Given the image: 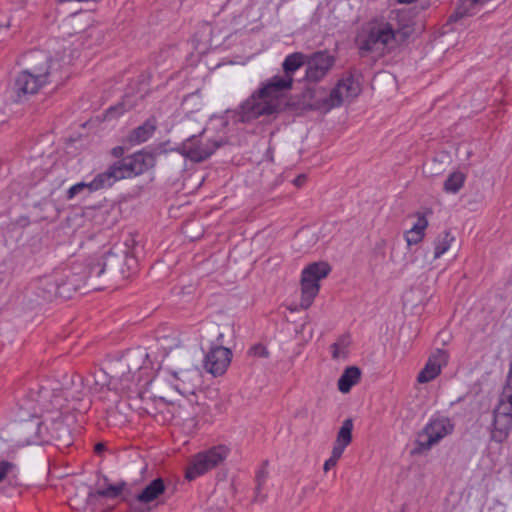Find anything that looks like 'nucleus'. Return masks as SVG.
I'll list each match as a JSON object with an SVG mask.
<instances>
[{"label":"nucleus","mask_w":512,"mask_h":512,"mask_svg":"<svg viewBox=\"0 0 512 512\" xmlns=\"http://www.w3.org/2000/svg\"><path fill=\"white\" fill-rule=\"evenodd\" d=\"M5 27V28H9L10 27V23L8 22L6 25H2L0 24V30Z\"/></svg>","instance_id":"52"},{"label":"nucleus","mask_w":512,"mask_h":512,"mask_svg":"<svg viewBox=\"0 0 512 512\" xmlns=\"http://www.w3.org/2000/svg\"><path fill=\"white\" fill-rule=\"evenodd\" d=\"M410 233H412L413 235L416 234L418 236H422V238H424L425 236V231L420 228V226H417L416 224L413 225V227L409 230Z\"/></svg>","instance_id":"46"},{"label":"nucleus","mask_w":512,"mask_h":512,"mask_svg":"<svg viewBox=\"0 0 512 512\" xmlns=\"http://www.w3.org/2000/svg\"><path fill=\"white\" fill-rule=\"evenodd\" d=\"M25 398L32 404L31 409H39L41 412L60 410L66 401L64 390L48 379L30 383Z\"/></svg>","instance_id":"4"},{"label":"nucleus","mask_w":512,"mask_h":512,"mask_svg":"<svg viewBox=\"0 0 512 512\" xmlns=\"http://www.w3.org/2000/svg\"><path fill=\"white\" fill-rule=\"evenodd\" d=\"M169 145H170V141L167 140V141L159 143L154 148L149 147V150H150L151 153H155L156 157H157V156H159L161 154H165V153H168V152H174L173 150H171L172 147H169Z\"/></svg>","instance_id":"38"},{"label":"nucleus","mask_w":512,"mask_h":512,"mask_svg":"<svg viewBox=\"0 0 512 512\" xmlns=\"http://www.w3.org/2000/svg\"><path fill=\"white\" fill-rule=\"evenodd\" d=\"M331 349H332V357L334 359L338 358L339 357V344L337 342L333 343L331 345Z\"/></svg>","instance_id":"48"},{"label":"nucleus","mask_w":512,"mask_h":512,"mask_svg":"<svg viewBox=\"0 0 512 512\" xmlns=\"http://www.w3.org/2000/svg\"><path fill=\"white\" fill-rule=\"evenodd\" d=\"M352 431L353 420L352 418H347L343 421L339 431L337 432L330 458L338 462L346 447L352 442Z\"/></svg>","instance_id":"17"},{"label":"nucleus","mask_w":512,"mask_h":512,"mask_svg":"<svg viewBox=\"0 0 512 512\" xmlns=\"http://www.w3.org/2000/svg\"><path fill=\"white\" fill-rule=\"evenodd\" d=\"M512 430V418L507 416L493 414L492 429L490 439L496 443L505 442Z\"/></svg>","instance_id":"19"},{"label":"nucleus","mask_w":512,"mask_h":512,"mask_svg":"<svg viewBox=\"0 0 512 512\" xmlns=\"http://www.w3.org/2000/svg\"><path fill=\"white\" fill-rule=\"evenodd\" d=\"M307 54L302 52H294L286 56L282 63L284 75L286 77H293V74L302 66H306Z\"/></svg>","instance_id":"25"},{"label":"nucleus","mask_w":512,"mask_h":512,"mask_svg":"<svg viewBox=\"0 0 512 512\" xmlns=\"http://www.w3.org/2000/svg\"><path fill=\"white\" fill-rule=\"evenodd\" d=\"M229 448L225 445H217L193 456L185 471V479L195 480L209 470L221 464L229 454Z\"/></svg>","instance_id":"8"},{"label":"nucleus","mask_w":512,"mask_h":512,"mask_svg":"<svg viewBox=\"0 0 512 512\" xmlns=\"http://www.w3.org/2000/svg\"><path fill=\"white\" fill-rule=\"evenodd\" d=\"M138 175H142L156 165V154L151 153L149 147L131 154Z\"/></svg>","instance_id":"21"},{"label":"nucleus","mask_w":512,"mask_h":512,"mask_svg":"<svg viewBox=\"0 0 512 512\" xmlns=\"http://www.w3.org/2000/svg\"><path fill=\"white\" fill-rule=\"evenodd\" d=\"M156 129L157 120L151 116L142 125L132 129L124 139V143L129 147L144 143L153 136Z\"/></svg>","instance_id":"16"},{"label":"nucleus","mask_w":512,"mask_h":512,"mask_svg":"<svg viewBox=\"0 0 512 512\" xmlns=\"http://www.w3.org/2000/svg\"><path fill=\"white\" fill-rule=\"evenodd\" d=\"M361 379V370L357 366H349L345 368L342 375L338 379V390L342 393L350 392L351 388Z\"/></svg>","instance_id":"22"},{"label":"nucleus","mask_w":512,"mask_h":512,"mask_svg":"<svg viewBox=\"0 0 512 512\" xmlns=\"http://www.w3.org/2000/svg\"><path fill=\"white\" fill-rule=\"evenodd\" d=\"M338 86H340L341 89H345L346 97L351 99L359 96L362 91L359 80L355 79L352 73H350L347 77L339 80Z\"/></svg>","instance_id":"30"},{"label":"nucleus","mask_w":512,"mask_h":512,"mask_svg":"<svg viewBox=\"0 0 512 512\" xmlns=\"http://www.w3.org/2000/svg\"><path fill=\"white\" fill-rule=\"evenodd\" d=\"M417 226H420L424 231L428 226V221L424 214L417 212V222L415 223Z\"/></svg>","instance_id":"43"},{"label":"nucleus","mask_w":512,"mask_h":512,"mask_svg":"<svg viewBox=\"0 0 512 512\" xmlns=\"http://www.w3.org/2000/svg\"><path fill=\"white\" fill-rule=\"evenodd\" d=\"M308 106H309L311 109H317V108H319V106H318V105L308 104Z\"/></svg>","instance_id":"53"},{"label":"nucleus","mask_w":512,"mask_h":512,"mask_svg":"<svg viewBox=\"0 0 512 512\" xmlns=\"http://www.w3.org/2000/svg\"><path fill=\"white\" fill-rule=\"evenodd\" d=\"M6 121L4 112L0 111V123H4Z\"/></svg>","instance_id":"51"},{"label":"nucleus","mask_w":512,"mask_h":512,"mask_svg":"<svg viewBox=\"0 0 512 512\" xmlns=\"http://www.w3.org/2000/svg\"><path fill=\"white\" fill-rule=\"evenodd\" d=\"M119 180L139 176L131 154L112 163Z\"/></svg>","instance_id":"27"},{"label":"nucleus","mask_w":512,"mask_h":512,"mask_svg":"<svg viewBox=\"0 0 512 512\" xmlns=\"http://www.w3.org/2000/svg\"><path fill=\"white\" fill-rule=\"evenodd\" d=\"M87 190L89 192V182H79L71 186L66 192V199L72 200L78 194Z\"/></svg>","instance_id":"36"},{"label":"nucleus","mask_w":512,"mask_h":512,"mask_svg":"<svg viewBox=\"0 0 512 512\" xmlns=\"http://www.w3.org/2000/svg\"><path fill=\"white\" fill-rule=\"evenodd\" d=\"M389 43L385 25L383 27H372L364 36L356 38V44L361 52H372L378 44L387 45Z\"/></svg>","instance_id":"15"},{"label":"nucleus","mask_w":512,"mask_h":512,"mask_svg":"<svg viewBox=\"0 0 512 512\" xmlns=\"http://www.w3.org/2000/svg\"><path fill=\"white\" fill-rule=\"evenodd\" d=\"M232 352L222 345L212 346L204 358V367L213 376H221L231 362Z\"/></svg>","instance_id":"13"},{"label":"nucleus","mask_w":512,"mask_h":512,"mask_svg":"<svg viewBox=\"0 0 512 512\" xmlns=\"http://www.w3.org/2000/svg\"><path fill=\"white\" fill-rule=\"evenodd\" d=\"M401 512H403V511H401Z\"/></svg>","instance_id":"54"},{"label":"nucleus","mask_w":512,"mask_h":512,"mask_svg":"<svg viewBox=\"0 0 512 512\" xmlns=\"http://www.w3.org/2000/svg\"><path fill=\"white\" fill-rule=\"evenodd\" d=\"M148 358V354L137 348L128 350L121 357L119 364L122 370L120 382L123 389H130L131 384H138L141 380V373L144 370V363Z\"/></svg>","instance_id":"10"},{"label":"nucleus","mask_w":512,"mask_h":512,"mask_svg":"<svg viewBox=\"0 0 512 512\" xmlns=\"http://www.w3.org/2000/svg\"><path fill=\"white\" fill-rule=\"evenodd\" d=\"M131 107L132 106L127 107L124 101L119 102L116 105L110 106L106 110L105 116L108 119L116 118V117L122 115L127 110H129Z\"/></svg>","instance_id":"35"},{"label":"nucleus","mask_w":512,"mask_h":512,"mask_svg":"<svg viewBox=\"0 0 512 512\" xmlns=\"http://www.w3.org/2000/svg\"><path fill=\"white\" fill-rule=\"evenodd\" d=\"M488 0H459L455 11L449 16V23H456L464 17L473 16L475 14V6L478 4H484Z\"/></svg>","instance_id":"23"},{"label":"nucleus","mask_w":512,"mask_h":512,"mask_svg":"<svg viewBox=\"0 0 512 512\" xmlns=\"http://www.w3.org/2000/svg\"><path fill=\"white\" fill-rule=\"evenodd\" d=\"M343 103V97L341 92V87L338 84L330 91V94L327 98L323 100V106L326 109H331L334 107H339Z\"/></svg>","instance_id":"33"},{"label":"nucleus","mask_w":512,"mask_h":512,"mask_svg":"<svg viewBox=\"0 0 512 512\" xmlns=\"http://www.w3.org/2000/svg\"><path fill=\"white\" fill-rule=\"evenodd\" d=\"M307 180V176L305 174H300L294 179V184L297 187H301Z\"/></svg>","instance_id":"45"},{"label":"nucleus","mask_w":512,"mask_h":512,"mask_svg":"<svg viewBox=\"0 0 512 512\" xmlns=\"http://www.w3.org/2000/svg\"><path fill=\"white\" fill-rule=\"evenodd\" d=\"M250 355L259 357V358H268L269 357V351L266 346H264L261 343L253 345L248 352Z\"/></svg>","instance_id":"37"},{"label":"nucleus","mask_w":512,"mask_h":512,"mask_svg":"<svg viewBox=\"0 0 512 512\" xmlns=\"http://www.w3.org/2000/svg\"><path fill=\"white\" fill-rule=\"evenodd\" d=\"M80 282L79 275L72 270L57 269L37 280L36 294L46 302L55 298L70 299L80 289Z\"/></svg>","instance_id":"2"},{"label":"nucleus","mask_w":512,"mask_h":512,"mask_svg":"<svg viewBox=\"0 0 512 512\" xmlns=\"http://www.w3.org/2000/svg\"><path fill=\"white\" fill-rule=\"evenodd\" d=\"M14 468H15L14 463L7 461V460H1L0 461V482H2Z\"/></svg>","instance_id":"39"},{"label":"nucleus","mask_w":512,"mask_h":512,"mask_svg":"<svg viewBox=\"0 0 512 512\" xmlns=\"http://www.w3.org/2000/svg\"><path fill=\"white\" fill-rule=\"evenodd\" d=\"M52 436L61 445L69 446L73 442L71 430L62 419H57L52 423Z\"/></svg>","instance_id":"28"},{"label":"nucleus","mask_w":512,"mask_h":512,"mask_svg":"<svg viewBox=\"0 0 512 512\" xmlns=\"http://www.w3.org/2000/svg\"><path fill=\"white\" fill-rule=\"evenodd\" d=\"M268 464H269V461L264 460L262 462L261 468L256 472V476H255L256 488H255V490H256L257 494L261 491L262 486L265 484L266 479L268 477V471H267Z\"/></svg>","instance_id":"34"},{"label":"nucleus","mask_w":512,"mask_h":512,"mask_svg":"<svg viewBox=\"0 0 512 512\" xmlns=\"http://www.w3.org/2000/svg\"><path fill=\"white\" fill-rule=\"evenodd\" d=\"M166 491V485L161 477L153 479L135 497L136 501L142 504H149L157 500Z\"/></svg>","instance_id":"18"},{"label":"nucleus","mask_w":512,"mask_h":512,"mask_svg":"<svg viewBox=\"0 0 512 512\" xmlns=\"http://www.w3.org/2000/svg\"><path fill=\"white\" fill-rule=\"evenodd\" d=\"M41 65L21 71L12 87L11 98L14 102H22L28 95L36 94L48 82L51 57L41 54Z\"/></svg>","instance_id":"3"},{"label":"nucleus","mask_w":512,"mask_h":512,"mask_svg":"<svg viewBox=\"0 0 512 512\" xmlns=\"http://www.w3.org/2000/svg\"><path fill=\"white\" fill-rule=\"evenodd\" d=\"M293 82V77H286L285 75H275L272 78L268 79L265 83H267V88L278 89L279 91L285 93L286 91L292 88Z\"/></svg>","instance_id":"32"},{"label":"nucleus","mask_w":512,"mask_h":512,"mask_svg":"<svg viewBox=\"0 0 512 512\" xmlns=\"http://www.w3.org/2000/svg\"><path fill=\"white\" fill-rule=\"evenodd\" d=\"M117 181H119L118 174L113 164H111L104 172L98 173L89 182V194L111 188Z\"/></svg>","instance_id":"20"},{"label":"nucleus","mask_w":512,"mask_h":512,"mask_svg":"<svg viewBox=\"0 0 512 512\" xmlns=\"http://www.w3.org/2000/svg\"><path fill=\"white\" fill-rule=\"evenodd\" d=\"M295 103L289 101L285 93L274 88H267V83L262 82L246 100L236 109L226 110V120L223 126H227L229 120L234 124H249L261 116H273L275 119L280 113L291 110Z\"/></svg>","instance_id":"1"},{"label":"nucleus","mask_w":512,"mask_h":512,"mask_svg":"<svg viewBox=\"0 0 512 512\" xmlns=\"http://www.w3.org/2000/svg\"><path fill=\"white\" fill-rule=\"evenodd\" d=\"M336 465H337V461L329 457L325 461L323 469L325 472H328L331 468L335 467Z\"/></svg>","instance_id":"44"},{"label":"nucleus","mask_w":512,"mask_h":512,"mask_svg":"<svg viewBox=\"0 0 512 512\" xmlns=\"http://www.w3.org/2000/svg\"><path fill=\"white\" fill-rule=\"evenodd\" d=\"M106 450V446L103 442H98L95 444L94 446V452L97 454V455H100L101 453H103L104 451Z\"/></svg>","instance_id":"47"},{"label":"nucleus","mask_w":512,"mask_h":512,"mask_svg":"<svg viewBox=\"0 0 512 512\" xmlns=\"http://www.w3.org/2000/svg\"><path fill=\"white\" fill-rule=\"evenodd\" d=\"M448 353L443 349H437L436 353L431 355L424 368L419 372L417 381L421 384L434 380L440 373L443 365H446Z\"/></svg>","instance_id":"14"},{"label":"nucleus","mask_w":512,"mask_h":512,"mask_svg":"<svg viewBox=\"0 0 512 512\" xmlns=\"http://www.w3.org/2000/svg\"><path fill=\"white\" fill-rule=\"evenodd\" d=\"M453 240L454 237L449 230H445L440 234L434 241V258L437 259L441 257L450 248Z\"/></svg>","instance_id":"31"},{"label":"nucleus","mask_w":512,"mask_h":512,"mask_svg":"<svg viewBox=\"0 0 512 512\" xmlns=\"http://www.w3.org/2000/svg\"><path fill=\"white\" fill-rule=\"evenodd\" d=\"M304 96H309L310 99H312L314 97V90L313 89H306V91L304 92Z\"/></svg>","instance_id":"49"},{"label":"nucleus","mask_w":512,"mask_h":512,"mask_svg":"<svg viewBox=\"0 0 512 512\" xmlns=\"http://www.w3.org/2000/svg\"><path fill=\"white\" fill-rule=\"evenodd\" d=\"M404 237H405V240H406L408 246L416 245L423 240L421 235L420 236H418L416 234L413 235L412 233H410V231H407L405 233Z\"/></svg>","instance_id":"41"},{"label":"nucleus","mask_w":512,"mask_h":512,"mask_svg":"<svg viewBox=\"0 0 512 512\" xmlns=\"http://www.w3.org/2000/svg\"><path fill=\"white\" fill-rule=\"evenodd\" d=\"M331 270V266L324 261L313 262L303 269L301 275V306L303 308L311 306L319 293V281L326 278Z\"/></svg>","instance_id":"9"},{"label":"nucleus","mask_w":512,"mask_h":512,"mask_svg":"<svg viewBox=\"0 0 512 512\" xmlns=\"http://www.w3.org/2000/svg\"><path fill=\"white\" fill-rule=\"evenodd\" d=\"M125 487L126 482L121 481L116 484H108L105 488H98L95 491L90 490L88 492V500L95 499L97 497L107 499L118 498L122 494Z\"/></svg>","instance_id":"26"},{"label":"nucleus","mask_w":512,"mask_h":512,"mask_svg":"<svg viewBox=\"0 0 512 512\" xmlns=\"http://www.w3.org/2000/svg\"><path fill=\"white\" fill-rule=\"evenodd\" d=\"M454 430V424L447 417L433 418L418 433L414 442L412 455H420L438 443L445 436L451 434Z\"/></svg>","instance_id":"7"},{"label":"nucleus","mask_w":512,"mask_h":512,"mask_svg":"<svg viewBox=\"0 0 512 512\" xmlns=\"http://www.w3.org/2000/svg\"><path fill=\"white\" fill-rule=\"evenodd\" d=\"M132 243H124L121 245H114L109 251L100 256L102 266L99 268L100 272H105L108 276H121L127 278L133 273L138 266L137 258L134 255Z\"/></svg>","instance_id":"5"},{"label":"nucleus","mask_w":512,"mask_h":512,"mask_svg":"<svg viewBox=\"0 0 512 512\" xmlns=\"http://www.w3.org/2000/svg\"><path fill=\"white\" fill-rule=\"evenodd\" d=\"M102 266V261L99 257H89L86 259L84 265H74L69 270L77 273L81 279L80 288L82 285L90 283L94 290H101L102 286L98 284V279L105 276V272H100L99 268Z\"/></svg>","instance_id":"12"},{"label":"nucleus","mask_w":512,"mask_h":512,"mask_svg":"<svg viewBox=\"0 0 512 512\" xmlns=\"http://www.w3.org/2000/svg\"><path fill=\"white\" fill-rule=\"evenodd\" d=\"M125 151H126V147L124 146H116V147H113L111 149V155L114 157V158H117L118 160L124 158V154H125Z\"/></svg>","instance_id":"42"},{"label":"nucleus","mask_w":512,"mask_h":512,"mask_svg":"<svg viewBox=\"0 0 512 512\" xmlns=\"http://www.w3.org/2000/svg\"><path fill=\"white\" fill-rule=\"evenodd\" d=\"M466 175L460 171H453L447 177L443 184V190L446 193L456 194L464 186Z\"/></svg>","instance_id":"29"},{"label":"nucleus","mask_w":512,"mask_h":512,"mask_svg":"<svg viewBox=\"0 0 512 512\" xmlns=\"http://www.w3.org/2000/svg\"><path fill=\"white\" fill-rule=\"evenodd\" d=\"M388 41L394 40L401 44L407 41V39L414 32V25L411 23H399L398 28L394 29L390 23L385 24Z\"/></svg>","instance_id":"24"},{"label":"nucleus","mask_w":512,"mask_h":512,"mask_svg":"<svg viewBox=\"0 0 512 512\" xmlns=\"http://www.w3.org/2000/svg\"><path fill=\"white\" fill-rule=\"evenodd\" d=\"M416 0H397L398 3H401V4H411L413 2H415Z\"/></svg>","instance_id":"50"},{"label":"nucleus","mask_w":512,"mask_h":512,"mask_svg":"<svg viewBox=\"0 0 512 512\" xmlns=\"http://www.w3.org/2000/svg\"><path fill=\"white\" fill-rule=\"evenodd\" d=\"M206 132V128H203L199 134L191 135L186 138L181 144L171 148V150L179 153L186 159L194 163H200L210 158L215 151L225 145L228 141L224 138L219 140H206L202 141V137Z\"/></svg>","instance_id":"6"},{"label":"nucleus","mask_w":512,"mask_h":512,"mask_svg":"<svg viewBox=\"0 0 512 512\" xmlns=\"http://www.w3.org/2000/svg\"><path fill=\"white\" fill-rule=\"evenodd\" d=\"M335 57L328 50L307 54L305 81L318 83L323 80L335 64Z\"/></svg>","instance_id":"11"},{"label":"nucleus","mask_w":512,"mask_h":512,"mask_svg":"<svg viewBox=\"0 0 512 512\" xmlns=\"http://www.w3.org/2000/svg\"><path fill=\"white\" fill-rule=\"evenodd\" d=\"M95 386L99 391L103 390L105 387L109 386V382L106 374L103 371H100L98 374V379H95Z\"/></svg>","instance_id":"40"}]
</instances>
